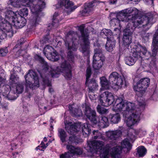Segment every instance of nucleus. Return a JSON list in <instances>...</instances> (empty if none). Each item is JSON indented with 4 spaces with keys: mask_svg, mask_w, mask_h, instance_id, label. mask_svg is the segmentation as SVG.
I'll list each match as a JSON object with an SVG mask.
<instances>
[{
    "mask_svg": "<svg viewBox=\"0 0 158 158\" xmlns=\"http://www.w3.org/2000/svg\"><path fill=\"white\" fill-rule=\"evenodd\" d=\"M58 135L62 143H64L65 142L67 134L63 129L60 128L58 129Z\"/></svg>",
    "mask_w": 158,
    "mask_h": 158,
    "instance_id": "obj_40",
    "label": "nucleus"
},
{
    "mask_svg": "<svg viewBox=\"0 0 158 158\" xmlns=\"http://www.w3.org/2000/svg\"><path fill=\"white\" fill-rule=\"evenodd\" d=\"M54 121L52 117L50 118V123H53V121Z\"/></svg>",
    "mask_w": 158,
    "mask_h": 158,
    "instance_id": "obj_64",
    "label": "nucleus"
},
{
    "mask_svg": "<svg viewBox=\"0 0 158 158\" xmlns=\"http://www.w3.org/2000/svg\"><path fill=\"white\" fill-rule=\"evenodd\" d=\"M81 139L74 135L69 136L68 140V144H77L80 142Z\"/></svg>",
    "mask_w": 158,
    "mask_h": 158,
    "instance_id": "obj_42",
    "label": "nucleus"
},
{
    "mask_svg": "<svg viewBox=\"0 0 158 158\" xmlns=\"http://www.w3.org/2000/svg\"><path fill=\"white\" fill-rule=\"evenodd\" d=\"M87 149L92 153H100L101 158H108L109 151L111 148V144H107L104 148L103 142L100 141H88Z\"/></svg>",
    "mask_w": 158,
    "mask_h": 158,
    "instance_id": "obj_3",
    "label": "nucleus"
},
{
    "mask_svg": "<svg viewBox=\"0 0 158 158\" xmlns=\"http://www.w3.org/2000/svg\"><path fill=\"white\" fill-rule=\"evenodd\" d=\"M143 1L147 4H151L153 5L154 0H143Z\"/></svg>",
    "mask_w": 158,
    "mask_h": 158,
    "instance_id": "obj_56",
    "label": "nucleus"
},
{
    "mask_svg": "<svg viewBox=\"0 0 158 158\" xmlns=\"http://www.w3.org/2000/svg\"><path fill=\"white\" fill-rule=\"evenodd\" d=\"M82 134L85 137L87 136L91 132V129L87 123L84 124L83 126L82 127Z\"/></svg>",
    "mask_w": 158,
    "mask_h": 158,
    "instance_id": "obj_41",
    "label": "nucleus"
},
{
    "mask_svg": "<svg viewBox=\"0 0 158 158\" xmlns=\"http://www.w3.org/2000/svg\"><path fill=\"white\" fill-rule=\"evenodd\" d=\"M66 148L68 151V152L71 153L72 156H73L74 155H81L82 154V151L80 148L76 147L72 144H67Z\"/></svg>",
    "mask_w": 158,
    "mask_h": 158,
    "instance_id": "obj_20",
    "label": "nucleus"
},
{
    "mask_svg": "<svg viewBox=\"0 0 158 158\" xmlns=\"http://www.w3.org/2000/svg\"><path fill=\"white\" fill-rule=\"evenodd\" d=\"M101 83L102 86V88L101 89V91L104 89L108 88L111 82H109V81L107 80L105 77H103L100 78Z\"/></svg>",
    "mask_w": 158,
    "mask_h": 158,
    "instance_id": "obj_39",
    "label": "nucleus"
},
{
    "mask_svg": "<svg viewBox=\"0 0 158 158\" xmlns=\"http://www.w3.org/2000/svg\"><path fill=\"white\" fill-rule=\"evenodd\" d=\"M125 113L126 114L127 113L129 114L130 112L132 114L133 112L137 114L139 111L141 112V110H139V108L137 109L138 110H135V107L134 104L130 102H127L125 103Z\"/></svg>",
    "mask_w": 158,
    "mask_h": 158,
    "instance_id": "obj_25",
    "label": "nucleus"
},
{
    "mask_svg": "<svg viewBox=\"0 0 158 158\" xmlns=\"http://www.w3.org/2000/svg\"><path fill=\"white\" fill-rule=\"evenodd\" d=\"M59 15L58 12H55L53 15L52 19V23H49L48 25V27L51 28L56 27L58 26V21L56 19V17Z\"/></svg>",
    "mask_w": 158,
    "mask_h": 158,
    "instance_id": "obj_44",
    "label": "nucleus"
},
{
    "mask_svg": "<svg viewBox=\"0 0 158 158\" xmlns=\"http://www.w3.org/2000/svg\"><path fill=\"white\" fill-rule=\"evenodd\" d=\"M100 2L98 0H92L89 3H85L82 11L84 13H89L93 11Z\"/></svg>",
    "mask_w": 158,
    "mask_h": 158,
    "instance_id": "obj_17",
    "label": "nucleus"
},
{
    "mask_svg": "<svg viewBox=\"0 0 158 158\" xmlns=\"http://www.w3.org/2000/svg\"><path fill=\"white\" fill-rule=\"evenodd\" d=\"M71 66L70 64L64 60L63 62L60 67H57V70L63 73L64 77L68 80H70L72 77Z\"/></svg>",
    "mask_w": 158,
    "mask_h": 158,
    "instance_id": "obj_10",
    "label": "nucleus"
},
{
    "mask_svg": "<svg viewBox=\"0 0 158 158\" xmlns=\"http://www.w3.org/2000/svg\"><path fill=\"white\" fill-rule=\"evenodd\" d=\"M139 10L135 7H131L125 9L121 11V13L118 18H121L122 16L125 17L127 19V22H128L130 20L135 18L138 17Z\"/></svg>",
    "mask_w": 158,
    "mask_h": 158,
    "instance_id": "obj_9",
    "label": "nucleus"
},
{
    "mask_svg": "<svg viewBox=\"0 0 158 158\" xmlns=\"http://www.w3.org/2000/svg\"><path fill=\"white\" fill-rule=\"evenodd\" d=\"M85 25L82 24L78 27V30L81 35L78 36L77 32L70 31L68 33L64 39L66 48L68 49V56L72 60L73 58L72 51H76L78 48L77 45L79 44V39L82 40L81 45V52L86 56L89 54L90 43L89 42V32L88 30L85 29Z\"/></svg>",
    "mask_w": 158,
    "mask_h": 158,
    "instance_id": "obj_1",
    "label": "nucleus"
},
{
    "mask_svg": "<svg viewBox=\"0 0 158 158\" xmlns=\"http://www.w3.org/2000/svg\"><path fill=\"white\" fill-rule=\"evenodd\" d=\"M109 124L108 118L105 116H101L99 120H98L97 123L99 128H100L106 127L109 126Z\"/></svg>",
    "mask_w": 158,
    "mask_h": 158,
    "instance_id": "obj_26",
    "label": "nucleus"
},
{
    "mask_svg": "<svg viewBox=\"0 0 158 158\" xmlns=\"http://www.w3.org/2000/svg\"><path fill=\"white\" fill-rule=\"evenodd\" d=\"M91 74V69L89 67H88L86 71V80L85 84L88 82V79L90 78Z\"/></svg>",
    "mask_w": 158,
    "mask_h": 158,
    "instance_id": "obj_51",
    "label": "nucleus"
},
{
    "mask_svg": "<svg viewBox=\"0 0 158 158\" xmlns=\"http://www.w3.org/2000/svg\"><path fill=\"white\" fill-rule=\"evenodd\" d=\"M135 29V27L132 26L131 23H129L123 32V35L131 36Z\"/></svg>",
    "mask_w": 158,
    "mask_h": 158,
    "instance_id": "obj_34",
    "label": "nucleus"
},
{
    "mask_svg": "<svg viewBox=\"0 0 158 158\" xmlns=\"http://www.w3.org/2000/svg\"><path fill=\"white\" fill-rule=\"evenodd\" d=\"M51 74L52 77H59V73L56 72L55 71L51 72Z\"/></svg>",
    "mask_w": 158,
    "mask_h": 158,
    "instance_id": "obj_55",
    "label": "nucleus"
},
{
    "mask_svg": "<svg viewBox=\"0 0 158 158\" xmlns=\"http://www.w3.org/2000/svg\"><path fill=\"white\" fill-rule=\"evenodd\" d=\"M8 52V51L7 48L1 49H0V55L2 56H5Z\"/></svg>",
    "mask_w": 158,
    "mask_h": 158,
    "instance_id": "obj_53",
    "label": "nucleus"
},
{
    "mask_svg": "<svg viewBox=\"0 0 158 158\" xmlns=\"http://www.w3.org/2000/svg\"><path fill=\"white\" fill-rule=\"evenodd\" d=\"M125 80V77L123 75L121 76L116 72L112 73L109 78V82L120 87L123 84Z\"/></svg>",
    "mask_w": 158,
    "mask_h": 158,
    "instance_id": "obj_11",
    "label": "nucleus"
},
{
    "mask_svg": "<svg viewBox=\"0 0 158 158\" xmlns=\"http://www.w3.org/2000/svg\"><path fill=\"white\" fill-rule=\"evenodd\" d=\"M71 157H73L71 153L69 152H65L60 155V158H71Z\"/></svg>",
    "mask_w": 158,
    "mask_h": 158,
    "instance_id": "obj_52",
    "label": "nucleus"
},
{
    "mask_svg": "<svg viewBox=\"0 0 158 158\" xmlns=\"http://www.w3.org/2000/svg\"><path fill=\"white\" fill-rule=\"evenodd\" d=\"M131 36L123 35V41L125 46L129 45L131 42Z\"/></svg>",
    "mask_w": 158,
    "mask_h": 158,
    "instance_id": "obj_46",
    "label": "nucleus"
},
{
    "mask_svg": "<svg viewBox=\"0 0 158 158\" xmlns=\"http://www.w3.org/2000/svg\"><path fill=\"white\" fill-rule=\"evenodd\" d=\"M153 17L151 13H148L142 17H138L130 20V23L135 29L139 26L143 24L144 30H148L154 23L152 20Z\"/></svg>",
    "mask_w": 158,
    "mask_h": 158,
    "instance_id": "obj_4",
    "label": "nucleus"
},
{
    "mask_svg": "<svg viewBox=\"0 0 158 158\" xmlns=\"http://www.w3.org/2000/svg\"><path fill=\"white\" fill-rule=\"evenodd\" d=\"M88 85V87L89 92H93L97 89L98 86V85L96 82L95 80L94 79H92L89 82L86 84Z\"/></svg>",
    "mask_w": 158,
    "mask_h": 158,
    "instance_id": "obj_32",
    "label": "nucleus"
},
{
    "mask_svg": "<svg viewBox=\"0 0 158 158\" xmlns=\"http://www.w3.org/2000/svg\"><path fill=\"white\" fill-rule=\"evenodd\" d=\"M93 133L94 135L93 137L94 139H103L104 137L102 136V134L101 133L98 132V130L94 131L93 132Z\"/></svg>",
    "mask_w": 158,
    "mask_h": 158,
    "instance_id": "obj_48",
    "label": "nucleus"
},
{
    "mask_svg": "<svg viewBox=\"0 0 158 158\" xmlns=\"http://www.w3.org/2000/svg\"><path fill=\"white\" fill-rule=\"evenodd\" d=\"M124 98L123 95L118 98L115 102V106H114V109L117 111H123L125 113L126 110L125 103L124 101Z\"/></svg>",
    "mask_w": 158,
    "mask_h": 158,
    "instance_id": "obj_16",
    "label": "nucleus"
},
{
    "mask_svg": "<svg viewBox=\"0 0 158 158\" xmlns=\"http://www.w3.org/2000/svg\"><path fill=\"white\" fill-rule=\"evenodd\" d=\"M105 59H97L93 58V67L95 70H98L101 68L104 64Z\"/></svg>",
    "mask_w": 158,
    "mask_h": 158,
    "instance_id": "obj_28",
    "label": "nucleus"
},
{
    "mask_svg": "<svg viewBox=\"0 0 158 158\" xmlns=\"http://www.w3.org/2000/svg\"><path fill=\"white\" fill-rule=\"evenodd\" d=\"M26 2L27 5L30 7L31 11L35 15V17L30 20L28 25V27L32 29L38 24L40 20L38 13L45 7V4L41 0H10L11 5L16 8L20 7L23 3Z\"/></svg>",
    "mask_w": 158,
    "mask_h": 158,
    "instance_id": "obj_2",
    "label": "nucleus"
},
{
    "mask_svg": "<svg viewBox=\"0 0 158 158\" xmlns=\"http://www.w3.org/2000/svg\"><path fill=\"white\" fill-rule=\"evenodd\" d=\"M40 146V147L42 148L43 149L47 147V146H45V144L43 141L41 142Z\"/></svg>",
    "mask_w": 158,
    "mask_h": 158,
    "instance_id": "obj_58",
    "label": "nucleus"
},
{
    "mask_svg": "<svg viewBox=\"0 0 158 158\" xmlns=\"http://www.w3.org/2000/svg\"><path fill=\"white\" fill-rule=\"evenodd\" d=\"M0 12L1 15H5V20L9 21L10 23L12 21V20L14 19L15 17H17V15L16 14L11 10L0 9Z\"/></svg>",
    "mask_w": 158,
    "mask_h": 158,
    "instance_id": "obj_21",
    "label": "nucleus"
},
{
    "mask_svg": "<svg viewBox=\"0 0 158 158\" xmlns=\"http://www.w3.org/2000/svg\"><path fill=\"white\" fill-rule=\"evenodd\" d=\"M65 129L67 131L71 134H73L74 132H77L81 129V126L79 124L75 123L70 124L69 123L65 125Z\"/></svg>",
    "mask_w": 158,
    "mask_h": 158,
    "instance_id": "obj_23",
    "label": "nucleus"
},
{
    "mask_svg": "<svg viewBox=\"0 0 158 158\" xmlns=\"http://www.w3.org/2000/svg\"><path fill=\"white\" fill-rule=\"evenodd\" d=\"M116 1L117 0H109V3L110 4H114Z\"/></svg>",
    "mask_w": 158,
    "mask_h": 158,
    "instance_id": "obj_60",
    "label": "nucleus"
},
{
    "mask_svg": "<svg viewBox=\"0 0 158 158\" xmlns=\"http://www.w3.org/2000/svg\"><path fill=\"white\" fill-rule=\"evenodd\" d=\"M3 82H4L3 79L2 77H0V88L2 85L3 86Z\"/></svg>",
    "mask_w": 158,
    "mask_h": 158,
    "instance_id": "obj_59",
    "label": "nucleus"
},
{
    "mask_svg": "<svg viewBox=\"0 0 158 158\" xmlns=\"http://www.w3.org/2000/svg\"><path fill=\"white\" fill-rule=\"evenodd\" d=\"M130 1H132V2L135 4H137L140 1V0H130Z\"/></svg>",
    "mask_w": 158,
    "mask_h": 158,
    "instance_id": "obj_61",
    "label": "nucleus"
},
{
    "mask_svg": "<svg viewBox=\"0 0 158 158\" xmlns=\"http://www.w3.org/2000/svg\"><path fill=\"white\" fill-rule=\"evenodd\" d=\"M44 53L45 55H49L52 57L57 56V52L54 49L52 46L47 45L44 48Z\"/></svg>",
    "mask_w": 158,
    "mask_h": 158,
    "instance_id": "obj_30",
    "label": "nucleus"
},
{
    "mask_svg": "<svg viewBox=\"0 0 158 158\" xmlns=\"http://www.w3.org/2000/svg\"><path fill=\"white\" fill-rule=\"evenodd\" d=\"M100 35L104 38L108 39H110L113 36V33L111 30L109 29H103L100 33Z\"/></svg>",
    "mask_w": 158,
    "mask_h": 158,
    "instance_id": "obj_33",
    "label": "nucleus"
},
{
    "mask_svg": "<svg viewBox=\"0 0 158 158\" xmlns=\"http://www.w3.org/2000/svg\"><path fill=\"white\" fill-rule=\"evenodd\" d=\"M14 70L11 72L10 77V82L15 85L13 86V90L15 94H20L22 93L23 91L24 86L22 83H17L19 79V77L14 72Z\"/></svg>",
    "mask_w": 158,
    "mask_h": 158,
    "instance_id": "obj_6",
    "label": "nucleus"
},
{
    "mask_svg": "<svg viewBox=\"0 0 158 158\" xmlns=\"http://www.w3.org/2000/svg\"><path fill=\"white\" fill-rule=\"evenodd\" d=\"M84 113L85 116L90 120L93 126L97 125L98 117L94 110L92 109L89 106H86Z\"/></svg>",
    "mask_w": 158,
    "mask_h": 158,
    "instance_id": "obj_13",
    "label": "nucleus"
},
{
    "mask_svg": "<svg viewBox=\"0 0 158 158\" xmlns=\"http://www.w3.org/2000/svg\"><path fill=\"white\" fill-rule=\"evenodd\" d=\"M6 35L4 33L3 34L0 35V44L1 42V41L4 39L6 38Z\"/></svg>",
    "mask_w": 158,
    "mask_h": 158,
    "instance_id": "obj_57",
    "label": "nucleus"
},
{
    "mask_svg": "<svg viewBox=\"0 0 158 158\" xmlns=\"http://www.w3.org/2000/svg\"><path fill=\"white\" fill-rule=\"evenodd\" d=\"M93 58L97 59H105V57L102 54V49L100 48H96L94 49V54Z\"/></svg>",
    "mask_w": 158,
    "mask_h": 158,
    "instance_id": "obj_38",
    "label": "nucleus"
},
{
    "mask_svg": "<svg viewBox=\"0 0 158 158\" xmlns=\"http://www.w3.org/2000/svg\"><path fill=\"white\" fill-rule=\"evenodd\" d=\"M97 111L101 114H105L108 113V110L104 108L101 107L100 106L98 105L97 107Z\"/></svg>",
    "mask_w": 158,
    "mask_h": 158,
    "instance_id": "obj_50",
    "label": "nucleus"
},
{
    "mask_svg": "<svg viewBox=\"0 0 158 158\" xmlns=\"http://www.w3.org/2000/svg\"><path fill=\"white\" fill-rule=\"evenodd\" d=\"M137 153L135 154L136 156L138 157H143L147 153V150L143 146H139L136 149Z\"/></svg>",
    "mask_w": 158,
    "mask_h": 158,
    "instance_id": "obj_36",
    "label": "nucleus"
},
{
    "mask_svg": "<svg viewBox=\"0 0 158 158\" xmlns=\"http://www.w3.org/2000/svg\"><path fill=\"white\" fill-rule=\"evenodd\" d=\"M19 14L18 16H21L22 17H26L28 15V9L26 7L21 9L19 11Z\"/></svg>",
    "mask_w": 158,
    "mask_h": 158,
    "instance_id": "obj_47",
    "label": "nucleus"
},
{
    "mask_svg": "<svg viewBox=\"0 0 158 158\" xmlns=\"http://www.w3.org/2000/svg\"><path fill=\"white\" fill-rule=\"evenodd\" d=\"M122 131L119 130L114 131H109L106 132V135L110 140H117L121 135Z\"/></svg>",
    "mask_w": 158,
    "mask_h": 158,
    "instance_id": "obj_19",
    "label": "nucleus"
},
{
    "mask_svg": "<svg viewBox=\"0 0 158 158\" xmlns=\"http://www.w3.org/2000/svg\"><path fill=\"white\" fill-rule=\"evenodd\" d=\"M14 25L16 28H21L25 26L26 23V20L25 18L21 16L17 15V17H15L12 20Z\"/></svg>",
    "mask_w": 158,
    "mask_h": 158,
    "instance_id": "obj_18",
    "label": "nucleus"
},
{
    "mask_svg": "<svg viewBox=\"0 0 158 158\" xmlns=\"http://www.w3.org/2000/svg\"><path fill=\"white\" fill-rule=\"evenodd\" d=\"M150 80L148 78L141 79L137 83V85L134 87V89L138 92L142 93L148 87Z\"/></svg>",
    "mask_w": 158,
    "mask_h": 158,
    "instance_id": "obj_14",
    "label": "nucleus"
},
{
    "mask_svg": "<svg viewBox=\"0 0 158 158\" xmlns=\"http://www.w3.org/2000/svg\"><path fill=\"white\" fill-rule=\"evenodd\" d=\"M53 91V89L52 88H51V87H50L49 88V92L50 93H52Z\"/></svg>",
    "mask_w": 158,
    "mask_h": 158,
    "instance_id": "obj_62",
    "label": "nucleus"
},
{
    "mask_svg": "<svg viewBox=\"0 0 158 158\" xmlns=\"http://www.w3.org/2000/svg\"><path fill=\"white\" fill-rule=\"evenodd\" d=\"M121 146L123 148H127L128 151L131 149V145L128 139H125L121 143Z\"/></svg>",
    "mask_w": 158,
    "mask_h": 158,
    "instance_id": "obj_45",
    "label": "nucleus"
},
{
    "mask_svg": "<svg viewBox=\"0 0 158 158\" xmlns=\"http://www.w3.org/2000/svg\"><path fill=\"white\" fill-rule=\"evenodd\" d=\"M147 49L144 47L139 45L136 49V51L133 53V56L135 59L142 57V55H144L146 53Z\"/></svg>",
    "mask_w": 158,
    "mask_h": 158,
    "instance_id": "obj_24",
    "label": "nucleus"
},
{
    "mask_svg": "<svg viewBox=\"0 0 158 158\" xmlns=\"http://www.w3.org/2000/svg\"><path fill=\"white\" fill-rule=\"evenodd\" d=\"M100 97L99 100L102 106L107 107L114 103V96L112 94L109 92L104 91L100 95Z\"/></svg>",
    "mask_w": 158,
    "mask_h": 158,
    "instance_id": "obj_8",
    "label": "nucleus"
},
{
    "mask_svg": "<svg viewBox=\"0 0 158 158\" xmlns=\"http://www.w3.org/2000/svg\"><path fill=\"white\" fill-rule=\"evenodd\" d=\"M109 119L111 123L114 124L118 123L120 120V117L119 114H110L109 115Z\"/></svg>",
    "mask_w": 158,
    "mask_h": 158,
    "instance_id": "obj_35",
    "label": "nucleus"
},
{
    "mask_svg": "<svg viewBox=\"0 0 158 158\" xmlns=\"http://www.w3.org/2000/svg\"><path fill=\"white\" fill-rule=\"evenodd\" d=\"M35 58L41 64L43 68V69L41 71L39 72L40 75V79L42 81L43 84L44 85H47L48 86H51V82L48 78V75L46 72H45L49 70L50 68V66L43 58L39 55H35Z\"/></svg>",
    "mask_w": 158,
    "mask_h": 158,
    "instance_id": "obj_5",
    "label": "nucleus"
},
{
    "mask_svg": "<svg viewBox=\"0 0 158 158\" xmlns=\"http://www.w3.org/2000/svg\"><path fill=\"white\" fill-rule=\"evenodd\" d=\"M115 41L112 38L107 40L106 43L105 47L107 51L111 52L113 50V48L115 47Z\"/></svg>",
    "mask_w": 158,
    "mask_h": 158,
    "instance_id": "obj_31",
    "label": "nucleus"
},
{
    "mask_svg": "<svg viewBox=\"0 0 158 158\" xmlns=\"http://www.w3.org/2000/svg\"><path fill=\"white\" fill-rule=\"evenodd\" d=\"M69 108L72 115L74 117H80L82 115V111L81 110L77 109L73 110L74 107L73 106V105H69Z\"/></svg>",
    "mask_w": 158,
    "mask_h": 158,
    "instance_id": "obj_37",
    "label": "nucleus"
},
{
    "mask_svg": "<svg viewBox=\"0 0 158 158\" xmlns=\"http://www.w3.org/2000/svg\"><path fill=\"white\" fill-rule=\"evenodd\" d=\"M143 30H144V29ZM144 30L145 31H146L145 30ZM140 35L143 38V41H144V42H145L148 41L149 36V33H146L145 31H143L141 32Z\"/></svg>",
    "mask_w": 158,
    "mask_h": 158,
    "instance_id": "obj_49",
    "label": "nucleus"
},
{
    "mask_svg": "<svg viewBox=\"0 0 158 158\" xmlns=\"http://www.w3.org/2000/svg\"><path fill=\"white\" fill-rule=\"evenodd\" d=\"M152 56H156L158 51V29L156 31L153 39L152 45Z\"/></svg>",
    "mask_w": 158,
    "mask_h": 158,
    "instance_id": "obj_22",
    "label": "nucleus"
},
{
    "mask_svg": "<svg viewBox=\"0 0 158 158\" xmlns=\"http://www.w3.org/2000/svg\"><path fill=\"white\" fill-rule=\"evenodd\" d=\"M141 114L140 111L137 114L133 112L127 120V125L130 127L138 123L139 120V118Z\"/></svg>",
    "mask_w": 158,
    "mask_h": 158,
    "instance_id": "obj_15",
    "label": "nucleus"
},
{
    "mask_svg": "<svg viewBox=\"0 0 158 158\" xmlns=\"http://www.w3.org/2000/svg\"><path fill=\"white\" fill-rule=\"evenodd\" d=\"M121 13V11L117 14L116 18H113L111 20V21L112 24H114L115 25H118L120 26L121 24V22H127V19L125 17H121L120 19L118 18V16H120Z\"/></svg>",
    "mask_w": 158,
    "mask_h": 158,
    "instance_id": "obj_29",
    "label": "nucleus"
},
{
    "mask_svg": "<svg viewBox=\"0 0 158 158\" xmlns=\"http://www.w3.org/2000/svg\"><path fill=\"white\" fill-rule=\"evenodd\" d=\"M137 103L140 107V109L142 110H143L145 108V103L144 102H139L137 101Z\"/></svg>",
    "mask_w": 158,
    "mask_h": 158,
    "instance_id": "obj_54",
    "label": "nucleus"
},
{
    "mask_svg": "<svg viewBox=\"0 0 158 158\" xmlns=\"http://www.w3.org/2000/svg\"><path fill=\"white\" fill-rule=\"evenodd\" d=\"M122 148L120 146H117L111 148V155L113 158H119V155L122 153Z\"/></svg>",
    "mask_w": 158,
    "mask_h": 158,
    "instance_id": "obj_27",
    "label": "nucleus"
},
{
    "mask_svg": "<svg viewBox=\"0 0 158 158\" xmlns=\"http://www.w3.org/2000/svg\"><path fill=\"white\" fill-rule=\"evenodd\" d=\"M7 98L8 100H14L15 99L13 97H11V98L9 97V96H8L7 97Z\"/></svg>",
    "mask_w": 158,
    "mask_h": 158,
    "instance_id": "obj_63",
    "label": "nucleus"
},
{
    "mask_svg": "<svg viewBox=\"0 0 158 158\" xmlns=\"http://www.w3.org/2000/svg\"><path fill=\"white\" fill-rule=\"evenodd\" d=\"M26 85L30 88H33V84L31 82L32 80L34 81V86H39V81L38 77L36 73L32 70H29L28 73L25 76Z\"/></svg>",
    "mask_w": 158,
    "mask_h": 158,
    "instance_id": "obj_7",
    "label": "nucleus"
},
{
    "mask_svg": "<svg viewBox=\"0 0 158 158\" xmlns=\"http://www.w3.org/2000/svg\"><path fill=\"white\" fill-rule=\"evenodd\" d=\"M73 4L69 0H60L56 6L57 8L64 7V10L68 14L73 11L77 7H73Z\"/></svg>",
    "mask_w": 158,
    "mask_h": 158,
    "instance_id": "obj_12",
    "label": "nucleus"
},
{
    "mask_svg": "<svg viewBox=\"0 0 158 158\" xmlns=\"http://www.w3.org/2000/svg\"><path fill=\"white\" fill-rule=\"evenodd\" d=\"M124 60L127 64L129 66H132L135 64L136 59L131 56H126Z\"/></svg>",
    "mask_w": 158,
    "mask_h": 158,
    "instance_id": "obj_43",
    "label": "nucleus"
}]
</instances>
